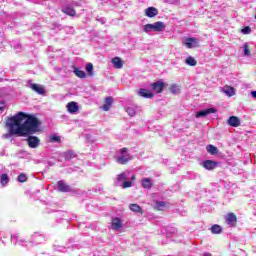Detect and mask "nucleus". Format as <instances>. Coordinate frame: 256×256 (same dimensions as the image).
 Returning <instances> with one entry per match:
<instances>
[{"label": "nucleus", "instance_id": "72a5a7b5", "mask_svg": "<svg viewBox=\"0 0 256 256\" xmlns=\"http://www.w3.org/2000/svg\"><path fill=\"white\" fill-rule=\"evenodd\" d=\"M18 181L20 183H25L27 182V175H25V173H21L19 176H18Z\"/></svg>", "mask_w": 256, "mask_h": 256}, {"label": "nucleus", "instance_id": "c756f323", "mask_svg": "<svg viewBox=\"0 0 256 256\" xmlns=\"http://www.w3.org/2000/svg\"><path fill=\"white\" fill-rule=\"evenodd\" d=\"M86 71H87L89 77H93V63H88L86 65Z\"/></svg>", "mask_w": 256, "mask_h": 256}, {"label": "nucleus", "instance_id": "4be33fe9", "mask_svg": "<svg viewBox=\"0 0 256 256\" xmlns=\"http://www.w3.org/2000/svg\"><path fill=\"white\" fill-rule=\"evenodd\" d=\"M206 151L210 153V155H217V153H219V149L211 144L207 145Z\"/></svg>", "mask_w": 256, "mask_h": 256}, {"label": "nucleus", "instance_id": "9b49d317", "mask_svg": "<svg viewBox=\"0 0 256 256\" xmlns=\"http://www.w3.org/2000/svg\"><path fill=\"white\" fill-rule=\"evenodd\" d=\"M123 227V222L121 221V218H112V229L113 231H119Z\"/></svg>", "mask_w": 256, "mask_h": 256}, {"label": "nucleus", "instance_id": "a878e982", "mask_svg": "<svg viewBox=\"0 0 256 256\" xmlns=\"http://www.w3.org/2000/svg\"><path fill=\"white\" fill-rule=\"evenodd\" d=\"M169 91L172 92L173 95H177V93H181V86L172 84L169 88Z\"/></svg>", "mask_w": 256, "mask_h": 256}, {"label": "nucleus", "instance_id": "a19ab883", "mask_svg": "<svg viewBox=\"0 0 256 256\" xmlns=\"http://www.w3.org/2000/svg\"><path fill=\"white\" fill-rule=\"evenodd\" d=\"M127 148H122L121 150H120V153L122 154V155H125V153H127Z\"/></svg>", "mask_w": 256, "mask_h": 256}, {"label": "nucleus", "instance_id": "0eeeda50", "mask_svg": "<svg viewBox=\"0 0 256 256\" xmlns=\"http://www.w3.org/2000/svg\"><path fill=\"white\" fill-rule=\"evenodd\" d=\"M226 223L227 225H231V227H235V225H237V216L235 215V213L230 212L227 214Z\"/></svg>", "mask_w": 256, "mask_h": 256}, {"label": "nucleus", "instance_id": "aec40b11", "mask_svg": "<svg viewBox=\"0 0 256 256\" xmlns=\"http://www.w3.org/2000/svg\"><path fill=\"white\" fill-rule=\"evenodd\" d=\"M153 25H154V31L156 32L165 31V28L167 27L165 23L161 21L155 22Z\"/></svg>", "mask_w": 256, "mask_h": 256}, {"label": "nucleus", "instance_id": "2eb2a0df", "mask_svg": "<svg viewBox=\"0 0 256 256\" xmlns=\"http://www.w3.org/2000/svg\"><path fill=\"white\" fill-rule=\"evenodd\" d=\"M113 105V97L108 96L104 100V105L102 106L103 111H109Z\"/></svg>", "mask_w": 256, "mask_h": 256}, {"label": "nucleus", "instance_id": "393cba45", "mask_svg": "<svg viewBox=\"0 0 256 256\" xmlns=\"http://www.w3.org/2000/svg\"><path fill=\"white\" fill-rule=\"evenodd\" d=\"M129 209H130V211H133L134 213L143 214V209L138 204H130Z\"/></svg>", "mask_w": 256, "mask_h": 256}, {"label": "nucleus", "instance_id": "6e6552de", "mask_svg": "<svg viewBox=\"0 0 256 256\" xmlns=\"http://www.w3.org/2000/svg\"><path fill=\"white\" fill-rule=\"evenodd\" d=\"M145 15L146 17H150V19H152L153 17H157L159 15V10H157L155 7H148L145 10Z\"/></svg>", "mask_w": 256, "mask_h": 256}, {"label": "nucleus", "instance_id": "a18cd8bd", "mask_svg": "<svg viewBox=\"0 0 256 256\" xmlns=\"http://www.w3.org/2000/svg\"><path fill=\"white\" fill-rule=\"evenodd\" d=\"M75 5H76V7H79V6H80L79 3H76Z\"/></svg>", "mask_w": 256, "mask_h": 256}, {"label": "nucleus", "instance_id": "4c0bfd02", "mask_svg": "<svg viewBox=\"0 0 256 256\" xmlns=\"http://www.w3.org/2000/svg\"><path fill=\"white\" fill-rule=\"evenodd\" d=\"M51 141H54V143H59V141H61V137L57 136V135H53L51 136Z\"/></svg>", "mask_w": 256, "mask_h": 256}, {"label": "nucleus", "instance_id": "58836bf2", "mask_svg": "<svg viewBox=\"0 0 256 256\" xmlns=\"http://www.w3.org/2000/svg\"><path fill=\"white\" fill-rule=\"evenodd\" d=\"M126 111H127L128 115H130V117H134L135 110L133 108H127Z\"/></svg>", "mask_w": 256, "mask_h": 256}, {"label": "nucleus", "instance_id": "39448f33", "mask_svg": "<svg viewBox=\"0 0 256 256\" xmlns=\"http://www.w3.org/2000/svg\"><path fill=\"white\" fill-rule=\"evenodd\" d=\"M219 166V162L213 161V160H206L203 162L204 169H207V171H213V169H217Z\"/></svg>", "mask_w": 256, "mask_h": 256}, {"label": "nucleus", "instance_id": "6ab92c4d", "mask_svg": "<svg viewBox=\"0 0 256 256\" xmlns=\"http://www.w3.org/2000/svg\"><path fill=\"white\" fill-rule=\"evenodd\" d=\"M142 187L143 189L151 190V188L153 187V180L151 178H143Z\"/></svg>", "mask_w": 256, "mask_h": 256}, {"label": "nucleus", "instance_id": "1a4fd4ad", "mask_svg": "<svg viewBox=\"0 0 256 256\" xmlns=\"http://www.w3.org/2000/svg\"><path fill=\"white\" fill-rule=\"evenodd\" d=\"M198 43L199 40L197 38H186L184 45L187 49H193V47H196Z\"/></svg>", "mask_w": 256, "mask_h": 256}, {"label": "nucleus", "instance_id": "bb28decb", "mask_svg": "<svg viewBox=\"0 0 256 256\" xmlns=\"http://www.w3.org/2000/svg\"><path fill=\"white\" fill-rule=\"evenodd\" d=\"M223 228H221L220 225L214 224L211 227V233H213L214 235H219L220 233H222Z\"/></svg>", "mask_w": 256, "mask_h": 256}, {"label": "nucleus", "instance_id": "f704fd0d", "mask_svg": "<svg viewBox=\"0 0 256 256\" xmlns=\"http://www.w3.org/2000/svg\"><path fill=\"white\" fill-rule=\"evenodd\" d=\"M242 33H243L244 35H249V33H251V27L245 26V27L242 29Z\"/></svg>", "mask_w": 256, "mask_h": 256}, {"label": "nucleus", "instance_id": "412c9836", "mask_svg": "<svg viewBox=\"0 0 256 256\" xmlns=\"http://www.w3.org/2000/svg\"><path fill=\"white\" fill-rule=\"evenodd\" d=\"M73 73L76 75V77H78L79 79H85V77H87V74L85 73V71L80 70L79 68H77L76 66H74V71Z\"/></svg>", "mask_w": 256, "mask_h": 256}, {"label": "nucleus", "instance_id": "4468645a", "mask_svg": "<svg viewBox=\"0 0 256 256\" xmlns=\"http://www.w3.org/2000/svg\"><path fill=\"white\" fill-rule=\"evenodd\" d=\"M62 13H65V15H68L69 17H75V15H77V11H75V8L71 6L62 8Z\"/></svg>", "mask_w": 256, "mask_h": 256}, {"label": "nucleus", "instance_id": "473e14b6", "mask_svg": "<svg viewBox=\"0 0 256 256\" xmlns=\"http://www.w3.org/2000/svg\"><path fill=\"white\" fill-rule=\"evenodd\" d=\"M117 181H118V183H121L123 181L124 182L127 181V176L125 175V173L119 174L118 177H117Z\"/></svg>", "mask_w": 256, "mask_h": 256}, {"label": "nucleus", "instance_id": "c03bdc74", "mask_svg": "<svg viewBox=\"0 0 256 256\" xmlns=\"http://www.w3.org/2000/svg\"><path fill=\"white\" fill-rule=\"evenodd\" d=\"M204 256H213V255H211V253H206L204 254Z\"/></svg>", "mask_w": 256, "mask_h": 256}, {"label": "nucleus", "instance_id": "37998d69", "mask_svg": "<svg viewBox=\"0 0 256 256\" xmlns=\"http://www.w3.org/2000/svg\"><path fill=\"white\" fill-rule=\"evenodd\" d=\"M131 179H132V181H135V179H136L135 175H133V176L131 177Z\"/></svg>", "mask_w": 256, "mask_h": 256}, {"label": "nucleus", "instance_id": "f03ea898", "mask_svg": "<svg viewBox=\"0 0 256 256\" xmlns=\"http://www.w3.org/2000/svg\"><path fill=\"white\" fill-rule=\"evenodd\" d=\"M26 141L30 149H37V147L41 145V139L37 136H33V134H28Z\"/></svg>", "mask_w": 256, "mask_h": 256}, {"label": "nucleus", "instance_id": "b1692460", "mask_svg": "<svg viewBox=\"0 0 256 256\" xmlns=\"http://www.w3.org/2000/svg\"><path fill=\"white\" fill-rule=\"evenodd\" d=\"M131 161V157L129 155L127 156H120L117 158V162L120 163V165H127Z\"/></svg>", "mask_w": 256, "mask_h": 256}, {"label": "nucleus", "instance_id": "f3484780", "mask_svg": "<svg viewBox=\"0 0 256 256\" xmlns=\"http://www.w3.org/2000/svg\"><path fill=\"white\" fill-rule=\"evenodd\" d=\"M67 109L69 113H77V111H79V104H77V102H69Z\"/></svg>", "mask_w": 256, "mask_h": 256}, {"label": "nucleus", "instance_id": "f8f14e48", "mask_svg": "<svg viewBox=\"0 0 256 256\" xmlns=\"http://www.w3.org/2000/svg\"><path fill=\"white\" fill-rule=\"evenodd\" d=\"M138 94L140 95V97H144V99H153V97H155V95H153V93H151V91H149L147 89H143V88H141L138 91Z\"/></svg>", "mask_w": 256, "mask_h": 256}, {"label": "nucleus", "instance_id": "dca6fc26", "mask_svg": "<svg viewBox=\"0 0 256 256\" xmlns=\"http://www.w3.org/2000/svg\"><path fill=\"white\" fill-rule=\"evenodd\" d=\"M30 88L32 89V91L38 93V95H45V89L39 84H31Z\"/></svg>", "mask_w": 256, "mask_h": 256}, {"label": "nucleus", "instance_id": "f257e3e1", "mask_svg": "<svg viewBox=\"0 0 256 256\" xmlns=\"http://www.w3.org/2000/svg\"><path fill=\"white\" fill-rule=\"evenodd\" d=\"M6 127L8 132L3 135L5 139H11L13 135L27 137V135H35V133L41 131V122L34 115L18 112L16 115L7 118Z\"/></svg>", "mask_w": 256, "mask_h": 256}, {"label": "nucleus", "instance_id": "423d86ee", "mask_svg": "<svg viewBox=\"0 0 256 256\" xmlns=\"http://www.w3.org/2000/svg\"><path fill=\"white\" fill-rule=\"evenodd\" d=\"M213 113H217V109L208 108L206 110H200L199 112H197L195 117H196V119H199V117H207V115H211Z\"/></svg>", "mask_w": 256, "mask_h": 256}, {"label": "nucleus", "instance_id": "20e7f679", "mask_svg": "<svg viewBox=\"0 0 256 256\" xmlns=\"http://www.w3.org/2000/svg\"><path fill=\"white\" fill-rule=\"evenodd\" d=\"M164 89L165 82L163 81H157L151 84V90L154 91V93H163Z\"/></svg>", "mask_w": 256, "mask_h": 256}, {"label": "nucleus", "instance_id": "ddd939ff", "mask_svg": "<svg viewBox=\"0 0 256 256\" xmlns=\"http://www.w3.org/2000/svg\"><path fill=\"white\" fill-rule=\"evenodd\" d=\"M112 64L115 69H123V65H125V61H123L120 57H114L112 59Z\"/></svg>", "mask_w": 256, "mask_h": 256}, {"label": "nucleus", "instance_id": "2f4dec72", "mask_svg": "<svg viewBox=\"0 0 256 256\" xmlns=\"http://www.w3.org/2000/svg\"><path fill=\"white\" fill-rule=\"evenodd\" d=\"M161 207H165V202L156 201L155 211H161Z\"/></svg>", "mask_w": 256, "mask_h": 256}, {"label": "nucleus", "instance_id": "5701e85b", "mask_svg": "<svg viewBox=\"0 0 256 256\" xmlns=\"http://www.w3.org/2000/svg\"><path fill=\"white\" fill-rule=\"evenodd\" d=\"M75 157H77V154H75V152L72 150H68V151L64 152V158L67 161H71V159H75Z\"/></svg>", "mask_w": 256, "mask_h": 256}, {"label": "nucleus", "instance_id": "79ce46f5", "mask_svg": "<svg viewBox=\"0 0 256 256\" xmlns=\"http://www.w3.org/2000/svg\"><path fill=\"white\" fill-rule=\"evenodd\" d=\"M251 95H252V97H254L256 99V91H252Z\"/></svg>", "mask_w": 256, "mask_h": 256}, {"label": "nucleus", "instance_id": "cd10ccee", "mask_svg": "<svg viewBox=\"0 0 256 256\" xmlns=\"http://www.w3.org/2000/svg\"><path fill=\"white\" fill-rule=\"evenodd\" d=\"M186 64L189 65L190 67H195L197 65V60H195V58H193V56H189L186 59Z\"/></svg>", "mask_w": 256, "mask_h": 256}, {"label": "nucleus", "instance_id": "7c9ffc66", "mask_svg": "<svg viewBox=\"0 0 256 256\" xmlns=\"http://www.w3.org/2000/svg\"><path fill=\"white\" fill-rule=\"evenodd\" d=\"M144 31H145V33L155 31V27L153 24H146V25H144Z\"/></svg>", "mask_w": 256, "mask_h": 256}, {"label": "nucleus", "instance_id": "a211bd4d", "mask_svg": "<svg viewBox=\"0 0 256 256\" xmlns=\"http://www.w3.org/2000/svg\"><path fill=\"white\" fill-rule=\"evenodd\" d=\"M222 93H225L228 97H233L235 95V88L226 85L222 88Z\"/></svg>", "mask_w": 256, "mask_h": 256}, {"label": "nucleus", "instance_id": "ea45409f", "mask_svg": "<svg viewBox=\"0 0 256 256\" xmlns=\"http://www.w3.org/2000/svg\"><path fill=\"white\" fill-rule=\"evenodd\" d=\"M0 111H5V101L0 102Z\"/></svg>", "mask_w": 256, "mask_h": 256}, {"label": "nucleus", "instance_id": "7ed1b4c3", "mask_svg": "<svg viewBox=\"0 0 256 256\" xmlns=\"http://www.w3.org/2000/svg\"><path fill=\"white\" fill-rule=\"evenodd\" d=\"M57 189L60 193H71L73 191V187L71 185L65 183L63 180H59L56 183Z\"/></svg>", "mask_w": 256, "mask_h": 256}, {"label": "nucleus", "instance_id": "c9c22d12", "mask_svg": "<svg viewBox=\"0 0 256 256\" xmlns=\"http://www.w3.org/2000/svg\"><path fill=\"white\" fill-rule=\"evenodd\" d=\"M244 55H246V57L251 55V51L249 50V46L247 44L244 45Z\"/></svg>", "mask_w": 256, "mask_h": 256}, {"label": "nucleus", "instance_id": "9d476101", "mask_svg": "<svg viewBox=\"0 0 256 256\" xmlns=\"http://www.w3.org/2000/svg\"><path fill=\"white\" fill-rule=\"evenodd\" d=\"M227 123L230 127H239L241 125V120L237 116H230Z\"/></svg>", "mask_w": 256, "mask_h": 256}, {"label": "nucleus", "instance_id": "e433bc0d", "mask_svg": "<svg viewBox=\"0 0 256 256\" xmlns=\"http://www.w3.org/2000/svg\"><path fill=\"white\" fill-rule=\"evenodd\" d=\"M133 183L131 181H124L123 182V188L129 189V187H132Z\"/></svg>", "mask_w": 256, "mask_h": 256}, {"label": "nucleus", "instance_id": "c85d7f7f", "mask_svg": "<svg viewBox=\"0 0 256 256\" xmlns=\"http://www.w3.org/2000/svg\"><path fill=\"white\" fill-rule=\"evenodd\" d=\"M0 183H1V185H3V187H5V185H7V183H9V176L7 174H2L0 176Z\"/></svg>", "mask_w": 256, "mask_h": 256}]
</instances>
